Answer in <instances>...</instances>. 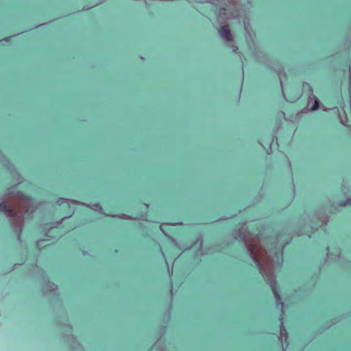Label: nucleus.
I'll return each mask as SVG.
<instances>
[{
  "mask_svg": "<svg viewBox=\"0 0 351 351\" xmlns=\"http://www.w3.org/2000/svg\"><path fill=\"white\" fill-rule=\"evenodd\" d=\"M338 206L341 207L351 206V197L347 198L346 200L339 202L338 203Z\"/></svg>",
  "mask_w": 351,
  "mask_h": 351,
  "instance_id": "obj_16",
  "label": "nucleus"
},
{
  "mask_svg": "<svg viewBox=\"0 0 351 351\" xmlns=\"http://www.w3.org/2000/svg\"><path fill=\"white\" fill-rule=\"evenodd\" d=\"M145 206L147 208H148V206H148V204H145Z\"/></svg>",
  "mask_w": 351,
  "mask_h": 351,
  "instance_id": "obj_32",
  "label": "nucleus"
},
{
  "mask_svg": "<svg viewBox=\"0 0 351 351\" xmlns=\"http://www.w3.org/2000/svg\"><path fill=\"white\" fill-rule=\"evenodd\" d=\"M64 339L69 343L72 349L75 350V351H84L80 343L73 335H66L64 337Z\"/></svg>",
  "mask_w": 351,
  "mask_h": 351,
  "instance_id": "obj_8",
  "label": "nucleus"
},
{
  "mask_svg": "<svg viewBox=\"0 0 351 351\" xmlns=\"http://www.w3.org/2000/svg\"><path fill=\"white\" fill-rule=\"evenodd\" d=\"M72 204H75V205L84 206L91 208L93 210L98 211L101 213H103V209L99 203L89 204H86V203H84V202H80L77 200H72Z\"/></svg>",
  "mask_w": 351,
  "mask_h": 351,
  "instance_id": "obj_9",
  "label": "nucleus"
},
{
  "mask_svg": "<svg viewBox=\"0 0 351 351\" xmlns=\"http://www.w3.org/2000/svg\"><path fill=\"white\" fill-rule=\"evenodd\" d=\"M341 122L343 125H346V123L343 121L341 120Z\"/></svg>",
  "mask_w": 351,
  "mask_h": 351,
  "instance_id": "obj_29",
  "label": "nucleus"
},
{
  "mask_svg": "<svg viewBox=\"0 0 351 351\" xmlns=\"http://www.w3.org/2000/svg\"><path fill=\"white\" fill-rule=\"evenodd\" d=\"M303 92L307 95V99L314 95L313 89L311 85L308 82L302 84Z\"/></svg>",
  "mask_w": 351,
  "mask_h": 351,
  "instance_id": "obj_12",
  "label": "nucleus"
},
{
  "mask_svg": "<svg viewBox=\"0 0 351 351\" xmlns=\"http://www.w3.org/2000/svg\"><path fill=\"white\" fill-rule=\"evenodd\" d=\"M311 103H313V106L310 108L311 111H315L318 109L319 106V100L314 95L312 97L307 99V104L310 106Z\"/></svg>",
  "mask_w": 351,
  "mask_h": 351,
  "instance_id": "obj_10",
  "label": "nucleus"
},
{
  "mask_svg": "<svg viewBox=\"0 0 351 351\" xmlns=\"http://www.w3.org/2000/svg\"><path fill=\"white\" fill-rule=\"evenodd\" d=\"M220 38L225 43H230L233 40V36L232 34L229 25H224L221 27L218 31Z\"/></svg>",
  "mask_w": 351,
  "mask_h": 351,
  "instance_id": "obj_6",
  "label": "nucleus"
},
{
  "mask_svg": "<svg viewBox=\"0 0 351 351\" xmlns=\"http://www.w3.org/2000/svg\"><path fill=\"white\" fill-rule=\"evenodd\" d=\"M160 230L162 232H165L164 229L162 228V226H160Z\"/></svg>",
  "mask_w": 351,
  "mask_h": 351,
  "instance_id": "obj_30",
  "label": "nucleus"
},
{
  "mask_svg": "<svg viewBox=\"0 0 351 351\" xmlns=\"http://www.w3.org/2000/svg\"><path fill=\"white\" fill-rule=\"evenodd\" d=\"M36 208L34 200L29 196L17 191L16 186L8 188L0 197V213L6 216L12 230L17 232L19 241H21L24 215H32Z\"/></svg>",
  "mask_w": 351,
  "mask_h": 351,
  "instance_id": "obj_2",
  "label": "nucleus"
},
{
  "mask_svg": "<svg viewBox=\"0 0 351 351\" xmlns=\"http://www.w3.org/2000/svg\"><path fill=\"white\" fill-rule=\"evenodd\" d=\"M0 162L8 169L12 176L14 181L18 184L21 183L23 180L19 173L16 171L13 165L6 158V157L0 152Z\"/></svg>",
  "mask_w": 351,
  "mask_h": 351,
  "instance_id": "obj_5",
  "label": "nucleus"
},
{
  "mask_svg": "<svg viewBox=\"0 0 351 351\" xmlns=\"http://www.w3.org/2000/svg\"><path fill=\"white\" fill-rule=\"evenodd\" d=\"M90 7H88V8H85V7H84L82 10H88V9H90Z\"/></svg>",
  "mask_w": 351,
  "mask_h": 351,
  "instance_id": "obj_27",
  "label": "nucleus"
},
{
  "mask_svg": "<svg viewBox=\"0 0 351 351\" xmlns=\"http://www.w3.org/2000/svg\"><path fill=\"white\" fill-rule=\"evenodd\" d=\"M106 216H108V217H117V218H120V219H130V220H145L147 221V219H145L143 216L141 217H131L130 215H125V214H121V215H106L105 214Z\"/></svg>",
  "mask_w": 351,
  "mask_h": 351,
  "instance_id": "obj_11",
  "label": "nucleus"
},
{
  "mask_svg": "<svg viewBox=\"0 0 351 351\" xmlns=\"http://www.w3.org/2000/svg\"><path fill=\"white\" fill-rule=\"evenodd\" d=\"M239 23H243V27L245 29V31L246 32V39L248 41V36L251 38V35H250V20L247 17H245L242 22L239 21Z\"/></svg>",
  "mask_w": 351,
  "mask_h": 351,
  "instance_id": "obj_14",
  "label": "nucleus"
},
{
  "mask_svg": "<svg viewBox=\"0 0 351 351\" xmlns=\"http://www.w3.org/2000/svg\"><path fill=\"white\" fill-rule=\"evenodd\" d=\"M191 247H188V248H187V250H190V248H191ZM184 251H185V250H184Z\"/></svg>",
  "mask_w": 351,
  "mask_h": 351,
  "instance_id": "obj_34",
  "label": "nucleus"
},
{
  "mask_svg": "<svg viewBox=\"0 0 351 351\" xmlns=\"http://www.w3.org/2000/svg\"><path fill=\"white\" fill-rule=\"evenodd\" d=\"M212 3L218 9L215 10V12L219 17L223 19H232L236 17L232 13V10L236 8V3L234 0H212Z\"/></svg>",
  "mask_w": 351,
  "mask_h": 351,
  "instance_id": "obj_4",
  "label": "nucleus"
},
{
  "mask_svg": "<svg viewBox=\"0 0 351 351\" xmlns=\"http://www.w3.org/2000/svg\"><path fill=\"white\" fill-rule=\"evenodd\" d=\"M349 76H350V77H351L350 71L349 72Z\"/></svg>",
  "mask_w": 351,
  "mask_h": 351,
  "instance_id": "obj_33",
  "label": "nucleus"
},
{
  "mask_svg": "<svg viewBox=\"0 0 351 351\" xmlns=\"http://www.w3.org/2000/svg\"><path fill=\"white\" fill-rule=\"evenodd\" d=\"M327 258L329 260L336 261L337 258H333L332 256L330 255L329 253H327Z\"/></svg>",
  "mask_w": 351,
  "mask_h": 351,
  "instance_id": "obj_21",
  "label": "nucleus"
},
{
  "mask_svg": "<svg viewBox=\"0 0 351 351\" xmlns=\"http://www.w3.org/2000/svg\"><path fill=\"white\" fill-rule=\"evenodd\" d=\"M171 241H172V242L175 244V245H176L177 247H180V246H179L178 243L176 242V241L174 239L171 238Z\"/></svg>",
  "mask_w": 351,
  "mask_h": 351,
  "instance_id": "obj_22",
  "label": "nucleus"
},
{
  "mask_svg": "<svg viewBox=\"0 0 351 351\" xmlns=\"http://www.w3.org/2000/svg\"><path fill=\"white\" fill-rule=\"evenodd\" d=\"M257 58L258 59L259 62H263V60H261L259 57L257 56Z\"/></svg>",
  "mask_w": 351,
  "mask_h": 351,
  "instance_id": "obj_28",
  "label": "nucleus"
},
{
  "mask_svg": "<svg viewBox=\"0 0 351 351\" xmlns=\"http://www.w3.org/2000/svg\"><path fill=\"white\" fill-rule=\"evenodd\" d=\"M230 47L232 49V51H234V52H237V49H238L237 47H236L233 44H230Z\"/></svg>",
  "mask_w": 351,
  "mask_h": 351,
  "instance_id": "obj_19",
  "label": "nucleus"
},
{
  "mask_svg": "<svg viewBox=\"0 0 351 351\" xmlns=\"http://www.w3.org/2000/svg\"><path fill=\"white\" fill-rule=\"evenodd\" d=\"M99 3H95V5H93L92 7H95V5H97Z\"/></svg>",
  "mask_w": 351,
  "mask_h": 351,
  "instance_id": "obj_31",
  "label": "nucleus"
},
{
  "mask_svg": "<svg viewBox=\"0 0 351 351\" xmlns=\"http://www.w3.org/2000/svg\"><path fill=\"white\" fill-rule=\"evenodd\" d=\"M19 34H15V35H13V36H11L6 37V38H5L3 39V40H5V41L8 42V41H9V40H10V38H11L12 37L16 36H18V35H19Z\"/></svg>",
  "mask_w": 351,
  "mask_h": 351,
  "instance_id": "obj_20",
  "label": "nucleus"
},
{
  "mask_svg": "<svg viewBox=\"0 0 351 351\" xmlns=\"http://www.w3.org/2000/svg\"><path fill=\"white\" fill-rule=\"evenodd\" d=\"M171 225H173V226H178V225H182V222H176V223H170Z\"/></svg>",
  "mask_w": 351,
  "mask_h": 351,
  "instance_id": "obj_24",
  "label": "nucleus"
},
{
  "mask_svg": "<svg viewBox=\"0 0 351 351\" xmlns=\"http://www.w3.org/2000/svg\"><path fill=\"white\" fill-rule=\"evenodd\" d=\"M335 254H336V256H339V250H338V249H336V250H335Z\"/></svg>",
  "mask_w": 351,
  "mask_h": 351,
  "instance_id": "obj_26",
  "label": "nucleus"
},
{
  "mask_svg": "<svg viewBox=\"0 0 351 351\" xmlns=\"http://www.w3.org/2000/svg\"><path fill=\"white\" fill-rule=\"evenodd\" d=\"M74 213H75V209H72L71 210V214L69 215L62 218L61 219H60L58 221H57L56 223H53L51 226V228H56L57 226L60 225L65 219L71 218L72 217V215L74 214Z\"/></svg>",
  "mask_w": 351,
  "mask_h": 351,
  "instance_id": "obj_15",
  "label": "nucleus"
},
{
  "mask_svg": "<svg viewBox=\"0 0 351 351\" xmlns=\"http://www.w3.org/2000/svg\"><path fill=\"white\" fill-rule=\"evenodd\" d=\"M43 241H44V240H40V241H38L37 242V246H38V249H40V243H41L42 242H43Z\"/></svg>",
  "mask_w": 351,
  "mask_h": 351,
  "instance_id": "obj_23",
  "label": "nucleus"
},
{
  "mask_svg": "<svg viewBox=\"0 0 351 351\" xmlns=\"http://www.w3.org/2000/svg\"><path fill=\"white\" fill-rule=\"evenodd\" d=\"M198 247V250L196 252V256H200L204 254L202 247H203V239L202 238H197L196 241L194 242L193 245L191 247Z\"/></svg>",
  "mask_w": 351,
  "mask_h": 351,
  "instance_id": "obj_13",
  "label": "nucleus"
},
{
  "mask_svg": "<svg viewBox=\"0 0 351 351\" xmlns=\"http://www.w3.org/2000/svg\"><path fill=\"white\" fill-rule=\"evenodd\" d=\"M239 238L243 241L247 252L257 265L260 273L265 281L269 285L276 298V302L280 306L282 315L280 316V329L279 339L281 341L282 351L287 347L288 333L283 326L282 315L283 303L278 292L276 277L272 269L280 267L284 262L283 250L285 245L278 244V239L276 237H269L260 239L258 237L249 239L246 232H241Z\"/></svg>",
  "mask_w": 351,
  "mask_h": 351,
  "instance_id": "obj_1",
  "label": "nucleus"
},
{
  "mask_svg": "<svg viewBox=\"0 0 351 351\" xmlns=\"http://www.w3.org/2000/svg\"><path fill=\"white\" fill-rule=\"evenodd\" d=\"M72 200L73 199H66V198L60 197V198H59L57 200L56 204L58 205H61V204H62L64 202H71V203H72Z\"/></svg>",
  "mask_w": 351,
  "mask_h": 351,
  "instance_id": "obj_17",
  "label": "nucleus"
},
{
  "mask_svg": "<svg viewBox=\"0 0 351 351\" xmlns=\"http://www.w3.org/2000/svg\"><path fill=\"white\" fill-rule=\"evenodd\" d=\"M58 289L57 285L51 282H47L42 287V291L45 295L55 293Z\"/></svg>",
  "mask_w": 351,
  "mask_h": 351,
  "instance_id": "obj_7",
  "label": "nucleus"
},
{
  "mask_svg": "<svg viewBox=\"0 0 351 351\" xmlns=\"http://www.w3.org/2000/svg\"><path fill=\"white\" fill-rule=\"evenodd\" d=\"M168 272H169V276H171L173 274V268H171V269L168 267Z\"/></svg>",
  "mask_w": 351,
  "mask_h": 351,
  "instance_id": "obj_25",
  "label": "nucleus"
},
{
  "mask_svg": "<svg viewBox=\"0 0 351 351\" xmlns=\"http://www.w3.org/2000/svg\"><path fill=\"white\" fill-rule=\"evenodd\" d=\"M66 332H69L71 330V327L69 325H66L62 328Z\"/></svg>",
  "mask_w": 351,
  "mask_h": 351,
  "instance_id": "obj_18",
  "label": "nucleus"
},
{
  "mask_svg": "<svg viewBox=\"0 0 351 351\" xmlns=\"http://www.w3.org/2000/svg\"><path fill=\"white\" fill-rule=\"evenodd\" d=\"M328 216L323 210L311 213H304L300 218L295 232L297 236L307 235L308 237L319 227L326 225L328 221Z\"/></svg>",
  "mask_w": 351,
  "mask_h": 351,
  "instance_id": "obj_3",
  "label": "nucleus"
}]
</instances>
